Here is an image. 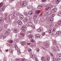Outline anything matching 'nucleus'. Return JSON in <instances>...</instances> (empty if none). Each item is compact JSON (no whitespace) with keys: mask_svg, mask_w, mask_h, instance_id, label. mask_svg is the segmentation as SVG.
Returning a JSON list of instances; mask_svg holds the SVG:
<instances>
[{"mask_svg":"<svg viewBox=\"0 0 61 61\" xmlns=\"http://www.w3.org/2000/svg\"><path fill=\"white\" fill-rule=\"evenodd\" d=\"M49 59H50V57H47V60H49Z\"/></svg>","mask_w":61,"mask_h":61,"instance_id":"5fc2aeb1","label":"nucleus"},{"mask_svg":"<svg viewBox=\"0 0 61 61\" xmlns=\"http://www.w3.org/2000/svg\"><path fill=\"white\" fill-rule=\"evenodd\" d=\"M40 12V10H38L37 11V10L36 11L35 14L36 15H35L34 17H35L36 18L37 17V15H38V14Z\"/></svg>","mask_w":61,"mask_h":61,"instance_id":"423d86ee","label":"nucleus"},{"mask_svg":"<svg viewBox=\"0 0 61 61\" xmlns=\"http://www.w3.org/2000/svg\"><path fill=\"white\" fill-rule=\"evenodd\" d=\"M45 6H46V7L45 8V11L46 10H48L50 8H51V7H50V6H47L46 5Z\"/></svg>","mask_w":61,"mask_h":61,"instance_id":"1a4fd4ad","label":"nucleus"},{"mask_svg":"<svg viewBox=\"0 0 61 61\" xmlns=\"http://www.w3.org/2000/svg\"><path fill=\"white\" fill-rule=\"evenodd\" d=\"M8 42H9V44H11L13 42V40H10L8 41Z\"/></svg>","mask_w":61,"mask_h":61,"instance_id":"5701e85b","label":"nucleus"},{"mask_svg":"<svg viewBox=\"0 0 61 61\" xmlns=\"http://www.w3.org/2000/svg\"><path fill=\"white\" fill-rule=\"evenodd\" d=\"M40 36H41V35H40L38 34L36 35L35 36L36 38H40Z\"/></svg>","mask_w":61,"mask_h":61,"instance_id":"aec40b11","label":"nucleus"},{"mask_svg":"<svg viewBox=\"0 0 61 61\" xmlns=\"http://www.w3.org/2000/svg\"><path fill=\"white\" fill-rule=\"evenodd\" d=\"M40 30H41V32H43V28H40V29H39Z\"/></svg>","mask_w":61,"mask_h":61,"instance_id":"f704fd0d","label":"nucleus"},{"mask_svg":"<svg viewBox=\"0 0 61 61\" xmlns=\"http://www.w3.org/2000/svg\"><path fill=\"white\" fill-rule=\"evenodd\" d=\"M40 6H41V8L43 7L44 6V5L43 4H42L41 5H40Z\"/></svg>","mask_w":61,"mask_h":61,"instance_id":"6e6d98bb","label":"nucleus"},{"mask_svg":"<svg viewBox=\"0 0 61 61\" xmlns=\"http://www.w3.org/2000/svg\"><path fill=\"white\" fill-rule=\"evenodd\" d=\"M31 58H34L35 57V56H34V55L31 54Z\"/></svg>","mask_w":61,"mask_h":61,"instance_id":"473e14b6","label":"nucleus"},{"mask_svg":"<svg viewBox=\"0 0 61 61\" xmlns=\"http://www.w3.org/2000/svg\"><path fill=\"white\" fill-rule=\"evenodd\" d=\"M14 41L15 43H17L19 42V40H15Z\"/></svg>","mask_w":61,"mask_h":61,"instance_id":"7c9ffc66","label":"nucleus"},{"mask_svg":"<svg viewBox=\"0 0 61 61\" xmlns=\"http://www.w3.org/2000/svg\"><path fill=\"white\" fill-rule=\"evenodd\" d=\"M28 25V26H31V27H32V28H35V26L33 25V23H32L29 22V23L28 24H27V25Z\"/></svg>","mask_w":61,"mask_h":61,"instance_id":"20e7f679","label":"nucleus"},{"mask_svg":"<svg viewBox=\"0 0 61 61\" xmlns=\"http://www.w3.org/2000/svg\"><path fill=\"white\" fill-rule=\"evenodd\" d=\"M54 10L55 12H57V10L56 9H54Z\"/></svg>","mask_w":61,"mask_h":61,"instance_id":"0e129e2a","label":"nucleus"},{"mask_svg":"<svg viewBox=\"0 0 61 61\" xmlns=\"http://www.w3.org/2000/svg\"><path fill=\"white\" fill-rule=\"evenodd\" d=\"M24 14L25 15L27 16L29 14L27 12H26Z\"/></svg>","mask_w":61,"mask_h":61,"instance_id":"2f4dec72","label":"nucleus"},{"mask_svg":"<svg viewBox=\"0 0 61 61\" xmlns=\"http://www.w3.org/2000/svg\"><path fill=\"white\" fill-rule=\"evenodd\" d=\"M2 28H3L2 27H0V31H1V30H2Z\"/></svg>","mask_w":61,"mask_h":61,"instance_id":"13d9d810","label":"nucleus"},{"mask_svg":"<svg viewBox=\"0 0 61 61\" xmlns=\"http://www.w3.org/2000/svg\"><path fill=\"white\" fill-rule=\"evenodd\" d=\"M47 17L48 16L47 15H44L43 16V19L45 20H46L47 19Z\"/></svg>","mask_w":61,"mask_h":61,"instance_id":"ddd939ff","label":"nucleus"},{"mask_svg":"<svg viewBox=\"0 0 61 61\" xmlns=\"http://www.w3.org/2000/svg\"><path fill=\"white\" fill-rule=\"evenodd\" d=\"M6 36L5 35H2L1 37V38L2 39L4 40V39L6 38Z\"/></svg>","mask_w":61,"mask_h":61,"instance_id":"f8f14e48","label":"nucleus"},{"mask_svg":"<svg viewBox=\"0 0 61 61\" xmlns=\"http://www.w3.org/2000/svg\"><path fill=\"white\" fill-rule=\"evenodd\" d=\"M19 18L20 19H23L24 18V16L22 15H20L19 16Z\"/></svg>","mask_w":61,"mask_h":61,"instance_id":"a211bd4d","label":"nucleus"},{"mask_svg":"<svg viewBox=\"0 0 61 61\" xmlns=\"http://www.w3.org/2000/svg\"><path fill=\"white\" fill-rule=\"evenodd\" d=\"M10 44L9 43L8 44V46H10V47H11V46H12V45L11 44Z\"/></svg>","mask_w":61,"mask_h":61,"instance_id":"ea45409f","label":"nucleus"},{"mask_svg":"<svg viewBox=\"0 0 61 61\" xmlns=\"http://www.w3.org/2000/svg\"><path fill=\"white\" fill-rule=\"evenodd\" d=\"M11 32V31L10 30H6V32L5 33V35H7V36L10 33V32Z\"/></svg>","mask_w":61,"mask_h":61,"instance_id":"6e6552de","label":"nucleus"},{"mask_svg":"<svg viewBox=\"0 0 61 61\" xmlns=\"http://www.w3.org/2000/svg\"><path fill=\"white\" fill-rule=\"evenodd\" d=\"M27 2L26 1H23L20 3V5L21 6H25L26 5V4Z\"/></svg>","mask_w":61,"mask_h":61,"instance_id":"f257e3e1","label":"nucleus"},{"mask_svg":"<svg viewBox=\"0 0 61 61\" xmlns=\"http://www.w3.org/2000/svg\"><path fill=\"white\" fill-rule=\"evenodd\" d=\"M46 35V33L45 32H44L42 33V35L43 36H45Z\"/></svg>","mask_w":61,"mask_h":61,"instance_id":"8fccbe9b","label":"nucleus"},{"mask_svg":"<svg viewBox=\"0 0 61 61\" xmlns=\"http://www.w3.org/2000/svg\"><path fill=\"white\" fill-rule=\"evenodd\" d=\"M3 19H4L2 18H0V23H3Z\"/></svg>","mask_w":61,"mask_h":61,"instance_id":"f3484780","label":"nucleus"},{"mask_svg":"<svg viewBox=\"0 0 61 61\" xmlns=\"http://www.w3.org/2000/svg\"><path fill=\"white\" fill-rule=\"evenodd\" d=\"M11 16L12 18L14 19L15 18V16L14 15H12Z\"/></svg>","mask_w":61,"mask_h":61,"instance_id":"4c0bfd02","label":"nucleus"},{"mask_svg":"<svg viewBox=\"0 0 61 61\" xmlns=\"http://www.w3.org/2000/svg\"><path fill=\"white\" fill-rule=\"evenodd\" d=\"M50 31H49V33H51V32H52V30H51V29H50Z\"/></svg>","mask_w":61,"mask_h":61,"instance_id":"37998d69","label":"nucleus"},{"mask_svg":"<svg viewBox=\"0 0 61 61\" xmlns=\"http://www.w3.org/2000/svg\"><path fill=\"white\" fill-rule=\"evenodd\" d=\"M56 29H53V32H54L55 31H56Z\"/></svg>","mask_w":61,"mask_h":61,"instance_id":"052dcab7","label":"nucleus"},{"mask_svg":"<svg viewBox=\"0 0 61 61\" xmlns=\"http://www.w3.org/2000/svg\"><path fill=\"white\" fill-rule=\"evenodd\" d=\"M14 31L15 33H18V31L16 29H15L14 30Z\"/></svg>","mask_w":61,"mask_h":61,"instance_id":"bb28decb","label":"nucleus"},{"mask_svg":"<svg viewBox=\"0 0 61 61\" xmlns=\"http://www.w3.org/2000/svg\"><path fill=\"white\" fill-rule=\"evenodd\" d=\"M57 47H60V46L59 44H57Z\"/></svg>","mask_w":61,"mask_h":61,"instance_id":"79ce46f5","label":"nucleus"},{"mask_svg":"<svg viewBox=\"0 0 61 61\" xmlns=\"http://www.w3.org/2000/svg\"><path fill=\"white\" fill-rule=\"evenodd\" d=\"M34 13L33 11H30L28 13L30 15H32Z\"/></svg>","mask_w":61,"mask_h":61,"instance_id":"4be33fe9","label":"nucleus"},{"mask_svg":"<svg viewBox=\"0 0 61 61\" xmlns=\"http://www.w3.org/2000/svg\"><path fill=\"white\" fill-rule=\"evenodd\" d=\"M10 53H13V50H11V49H10Z\"/></svg>","mask_w":61,"mask_h":61,"instance_id":"09e8293b","label":"nucleus"},{"mask_svg":"<svg viewBox=\"0 0 61 61\" xmlns=\"http://www.w3.org/2000/svg\"><path fill=\"white\" fill-rule=\"evenodd\" d=\"M45 46L46 48H48V44L47 43L45 45Z\"/></svg>","mask_w":61,"mask_h":61,"instance_id":"c756f323","label":"nucleus"},{"mask_svg":"<svg viewBox=\"0 0 61 61\" xmlns=\"http://www.w3.org/2000/svg\"><path fill=\"white\" fill-rule=\"evenodd\" d=\"M15 49L16 50H18V47L16 45L15 46Z\"/></svg>","mask_w":61,"mask_h":61,"instance_id":"c9c22d12","label":"nucleus"},{"mask_svg":"<svg viewBox=\"0 0 61 61\" xmlns=\"http://www.w3.org/2000/svg\"><path fill=\"white\" fill-rule=\"evenodd\" d=\"M58 15H59V16H61V15L60 13H59V12L58 13Z\"/></svg>","mask_w":61,"mask_h":61,"instance_id":"de8ad7c7","label":"nucleus"},{"mask_svg":"<svg viewBox=\"0 0 61 61\" xmlns=\"http://www.w3.org/2000/svg\"><path fill=\"white\" fill-rule=\"evenodd\" d=\"M48 20L49 22V23H52V21L53 20H52L51 18L49 19Z\"/></svg>","mask_w":61,"mask_h":61,"instance_id":"dca6fc26","label":"nucleus"},{"mask_svg":"<svg viewBox=\"0 0 61 61\" xmlns=\"http://www.w3.org/2000/svg\"><path fill=\"white\" fill-rule=\"evenodd\" d=\"M16 60H17V61H19V60H19V59L18 58H16Z\"/></svg>","mask_w":61,"mask_h":61,"instance_id":"4d7b16f0","label":"nucleus"},{"mask_svg":"<svg viewBox=\"0 0 61 61\" xmlns=\"http://www.w3.org/2000/svg\"><path fill=\"white\" fill-rule=\"evenodd\" d=\"M53 44L54 45H56V43L55 42L53 41Z\"/></svg>","mask_w":61,"mask_h":61,"instance_id":"603ef678","label":"nucleus"},{"mask_svg":"<svg viewBox=\"0 0 61 61\" xmlns=\"http://www.w3.org/2000/svg\"><path fill=\"white\" fill-rule=\"evenodd\" d=\"M8 16V13L5 14V20H6L7 19V17Z\"/></svg>","mask_w":61,"mask_h":61,"instance_id":"9b49d317","label":"nucleus"},{"mask_svg":"<svg viewBox=\"0 0 61 61\" xmlns=\"http://www.w3.org/2000/svg\"><path fill=\"white\" fill-rule=\"evenodd\" d=\"M21 45L23 46H25V44H26V42L25 41H23L21 43Z\"/></svg>","mask_w":61,"mask_h":61,"instance_id":"4468645a","label":"nucleus"},{"mask_svg":"<svg viewBox=\"0 0 61 61\" xmlns=\"http://www.w3.org/2000/svg\"><path fill=\"white\" fill-rule=\"evenodd\" d=\"M31 45V43H27V45Z\"/></svg>","mask_w":61,"mask_h":61,"instance_id":"e2e57ef3","label":"nucleus"},{"mask_svg":"<svg viewBox=\"0 0 61 61\" xmlns=\"http://www.w3.org/2000/svg\"><path fill=\"white\" fill-rule=\"evenodd\" d=\"M32 51V50L31 49L29 48L28 49V51L29 52H30Z\"/></svg>","mask_w":61,"mask_h":61,"instance_id":"49530a36","label":"nucleus"},{"mask_svg":"<svg viewBox=\"0 0 61 61\" xmlns=\"http://www.w3.org/2000/svg\"><path fill=\"white\" fill-rule=\"evenodd\" d=\"M21 30L22 32H25L26 30V27L24 25L23 26L21 27Z\"/></svg>","mask_w":61,"mask_h":61,"instance_id":"7ed1b4c3","label":"nucleus"},{"mask_svg":"<svg viewBox=\"0 0 61 61\" xmlns=\"http://www.w3.org/2000/svg\"><path fill=\"white\" fill-rule=\"evenodd\" d=\"M38 32H41V31L39 29L38 30Z\"/></svg>","mask_w":61,"mask_h":61,"instance_id":"864d4df0","label":"nucleus"},{"mask_svg":"<svg viewBox=\"0 0 61 61\" xmlns=\"http://www.w3.org/2000/svg\"><path fill=\"white\" fill-rule=\"evenodd\" d=\"M27 32L28 33H31V31H28Z\"/></svg>","mask_w":61,"mask_h":61,"instance_id":"774afa93","label":"nucleus"},{"mask_svg":"<svg viewBox=\"0 0 61 61\" xmlns=\"http://www.w3.org/2000/svg\"><path fill=\"white\" fill-rule=\"evenodd\" d=\"M57 57L59 59H61V55L60 54H58Z\"/></svg>","mask_w":61,"mask_h":61,"instance_id":"412c9836","label":"nucleus"},{"mask_svg":"<svg viewBox=\"0 0 61 61\" xmlns=\"http://www.w3.org/2000/svg\"><path fill=\"white\" fill-rule=\"evenodd\" d=\"M51 47L52 49H53V50L54 51H55V52H56V51H57V50L56 49V48H55V47Z\"/></svg>","mask_w":61,"mask_h":61,"instance_id":"b1692460","label":"nucleus"},{"mask_svg":"<svg viewBox=\"0 0 61 61\" xmlns=\"http://www.w3.org/2000/svg\"><path fill=\"white\" fill-rule=\"evenodd\" d=\"M19 50H18V55H20V54H21V52Z\"/></svg>","mask_w":61,"mask_h":61,"instance_id":"72a5a7b5","label":"nucleus"},{"mask_svg":"<svg viewBox=\"0 0 61 61\" xmlns=\"http://www.w3.org/2000/svg\"><path fill=\"white\" fill-rule=\"evenodd\" d=\"M36 51H37V52H38L39 51V49H37L36 50Z\"/></svg>","mask_w":61,"mask_h":61,"instance_id":"338daca9","label":"nucleus"},{"mask_svg":"<svg viewBox=\"0 0 61 61\" xmlns=\"http://www.w3.org/2000/svg\"><path fill=\"white\" fill-rule=\"evenodd\" d=\"M18 25V27H21V25L23 24L22 22L20 20H18L17 21Z\"/></svg>","mask_w":61,"mask_h":61,"instance_id":"39448f33","label":"nucleus"},{"mask_svg":"<svg viewBox=\"0 0 61 61\" xmlns=\"http://www.w3.org/2000/svg\"><path fill=\"white\" fill-rule=\"evenodd\" d=\"M47 15H52V11H49L48 12L46 13Z\"/></svg>","mask_w":61,"mask_h":61,"instance_id":"2eb2a0df","label":"nucleus"},{"mask_svg":"<svg viewBox=\"0 0 61 61\" xmlns=\"http://www.w3.org/2000/svg\"><path fill=\"white\" fill-rule=\"evenodd\" d=\"M55 61H59V60L57 58H56Z\"/></svg>","mask_w":61,"mask_h":61,"instance_id":"3c124183","label":"nucleus"},{"mask_svg":"<svg viewBox=\"0 0 61 61\" xmlns=\"http://www.w3.org/2000/svg\"><path fill=\"white\" fill-rule=\"evenodd\" d=\"M56 4H58L59 3V1H58V0H56Z\"/></svg>","mask_w":61,"mask_h":61,"instance_id":"a19ab883","label":"nucleus"},{"mask_svg":"<svg viewBox=\"0 0 61 61\" xmlns=\"http://www.w3.org/2000/svg\"><path fill=\"white\" fill-rule=\"evenodd\" d=\"M19 38H20V39H22V37L21 36H19Z\"/></svg>","mask_w":61,"mask_h":61,"instance_id":"680f3d73","label":"nucleus"},{"mask_svg":"<svg viewBox=\"0 0 61 61\" xmlns=\"http://www.w3.org/2000/svg\"><path fill=\"white\" fill-rule=\"evenodd\" d=\"M3 5V3H0V12H2L4 10V7H2V6Z\"/></svg>","mask_w":61,"mask_h":61,"instance_id":"f03ea898","label":"nucleus"},{"mask_svg":"<svg viewBox=\"0 0 61 61\" xmlns=\"http://www.w3.org/2000/svg\"><path fill=\"white\" fill-rule=\"evenodd\" d=\"M27 18H26L24 19V21L25 22H27Z\"/></svg>","mask_w":61,"mask_h":61,"instance_id":"cd10ccee","label":"nucleus"},{"mask_svg":"<svg viewBox=\"0 0 61 61\" xmlns=\"http://www.w3.org/2000/svg\"><path fill=\"white\" fill-rule=\"evenodd\" d=\"M41 59L42 61H45V58L44 57H42Z\"/></svg>","mask_w":61,"mask_h":61,"instance_id":"c85d7f7f","label":"nucleus"},{"mask_svg":"<svg viewBox=\"0 0 61 61\" xmlns=\"http://www.w3.org/2000/svg\"><path fill=\"white\" fill-rule=\"evenodd\" d=\"M38 9H41L42 8H41V6L40 5L38 7Z\"/></svg>","mask_w":61,"mask_h":61,"instance_id":"e433bc0d","label":"nucleus"},{"mask_svg":"<svg viewBox=\"0 0 61 61\" xmlns=\"http://www.w3.org/2000/svg\"><path fill=\"white\" fill-rule=\"evenodd\" d=\"M42 15H43V13H41V14L39 15V17H41V16H42Z\"/></svg>","mask_w":61,"mask_h":61,"instance_id":"c03bdc74","label":"nucleus"},{"mask_svg":"<svg viewBox=\"0 0 61 61\" xmlns=\"http://www.w3.org/2000/svg\"><path fill=\"white\" fill-rule=\"evenodd\" d=\"M61 25V20H59L58 21L57 23L56 24V26H58V25Z\"/></svg>","mask_w":61,"mask_h":61,"instance_id":"0eeeda50","label":"nucleus"},{"mask_svg":"<svg viewBox=\"0 0 61 61\" xmlns=\"http://www.w3.org/2000/svg\"><path fill=\"white\" fill-rule=\"evenodd\" d=\"M28 36L30 38H31V39H33L34 38V36L31 34H29L28 35Z\"/></svg>","mask_w":61,"mask_h":61,"instance_id":"9d476101","label":"nucleus"},{"mask_svg":"<svg viewBox=\"0 0 61 61\" xmlns=\"http://www.w3.org/2000/svg\"><path fill=\"white\" fill-rule=\"evenodd\" d=\"M20 36H21L22 37H25V34H24V33L20 32Z\"/></svg>","mask_w":61,"mask_h":61,"instance_id":"6ab92c4d","label":"nucleus"},{"mask_svg":"<svg viewBox=\"0 0 61 61\" xmlns=\"http://www.w3.org/2000/svg\"><path fill=\"white\" fill-rule=\"evenodd\" d=\"M27 8L28 9H30V8H31V7L30 6H27Z\"/></svg>","mask_w":61,"mask_h":61,"instance_id":"58836bf2","label":"nucleus"},{"mask_svg":"<svg viewBox=\"0 0 61 61\" xmlns=\"http://www.w3.org/2000/svg\"><path fill=\"white\" fill-rule=\"evenodd\" d=\"M8 26V25L6 24H5L4 26V28H7V26Z\"/></svg>","mask_w":61,"mask_h":61,"instance_id":"a878e982","label":"nucleus"},{"mask_svg":"<svg viewBox=\"0 0 61 61\" xmlns=\"http://www.w3.org/2000/svg\"><path fill=\"white\" fill-rule=\"evenodd\" d=\"M51 56H54V55H53V54L52 53H51Z\"/></svg>","mask_w":61,"mask_h":61,"instance_id":"bf43d9fd","label":"nucleus"},{"mask_svg":"<svg viewBox=\"0 0 61 61\" xmlns=\"http://www.w3.org/2000/svg\"><path fill=\"white\" fill-rule=\"evenodd\" d=\"M51 7H51H52L53 8V9L55 8H56V6H52Z\"/></svg>","mask_w":61,"mask_h":61,"instance_id":"a18cd8bd","label":"nucleus"},{"mask_svg":"<svg viewBox=\"0 0 61 61\" xmlns=\"http://www.w3.org/2000/svg\"><path fill=\"white\" fill-rule=\"evenodd\" d=\"M34 41H35L34 40H32L31 41V42H34Z\"/></svg>","mask_w":61,"mask_h":61,"instance_id":"69168bd1","label":"nucleus"},{"mask_svg":"<svg viewBox=\"0 0 61 61\" xmlns=\"http://www.w3.org/2000/svg\"><path fill=\"white\" fill-rule=\"evenodd\" d=\"M61 34V32L60 31H57L56 33V35H60Z\"/></svg>","mask_w":61,"mask_h":61,"instance_id":"393cba45","label":"nucleus"}]
</instances>
